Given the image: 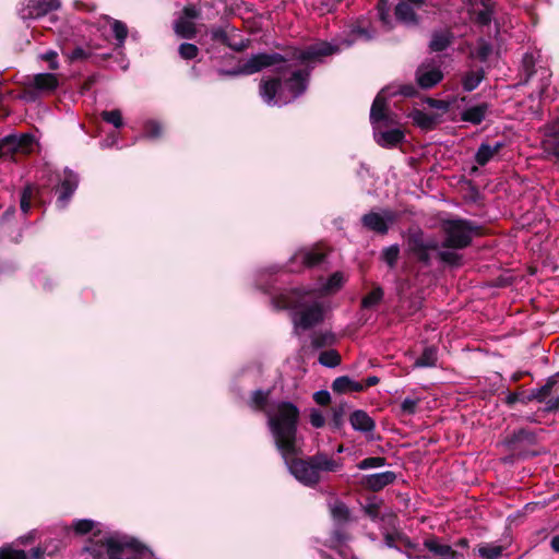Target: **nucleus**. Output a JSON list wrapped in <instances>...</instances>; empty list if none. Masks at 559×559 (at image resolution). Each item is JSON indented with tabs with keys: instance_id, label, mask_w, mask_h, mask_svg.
Returning a JSON list of instances; mask_svg holds the SVG:
<instances>
[{
	"instance_id": "1",
	"label": "nucleus",
	"mask_w": 559,
	"mask_h": 559,
	"mask_svg": "<svg viewBox=\"0 0 559 559\" xmlns=\"http://www.w3.org/2000/svg\"><path fill=\"white\" fill-rule=\"evenodd\" d=\"M345 283L342 272L333 273L326 281H320L316 287L293 292L286 307L294 309L293 322L295 330H308L323 320L321 296L337 292Z\"/></svg>"
},
{
	"instance_id": "2",
	"label": "nucleus",
	"mask_w": 559,
	"mask_h": 559,
	"mask_svg": "<svg viewBox=\"0 0 559 559\" xmlns=\"http://www.w3.org/2000/svg\"><path fill=\"white\" fill-rule=\"evenodd\" d=\"M265 414L269 429L281 455L301 453L300 440L297 436L298 408L290 402H277L270 405Z\"/></svg>"
},
{
	"instance_id": "3",
	"label": "nucleus",
	"mask_w": 559,
	"mask_h": 559,
	"mask_svg": "<svg viewBox=\"0 0 559 559\" xmlns=\"http://www.w3.org/2000/svg\"><path fill=\"white\" fill-rule=\"evenodd\" d=\"M309 70L284 68L276 79L262 80L260 96L269 106L286 105L300 96L308 86Z\"/></svg>"
},
{
	"instance_id": "4",
	"label": "nucleus",
	"mask_w": 559,
	"mask_h": 559,
	"mask_svg": "<svg viewBox=\"0 0 559 559\" xmlns=\"http://www.w3.org/2000/svg\"><path fill=\"white\" fill-rule=\"evenodd\" d=\"M401 94L406 97H412L416 94V88L413 85H402L399 87L388 86L382 88L376 96L371 110L370 121L373 126V135L376 142L384 147L395 146L404 139V133L401 129L394 128L385 131L379 130V124L390 126L395 123V119L385 109L386 98Z\"/></svg>"
},
{
	"instance_id": "5",
	"label": "nucleus",
	"mask_w": 559,
	"mask_h": 559,
	"mask_svg": "<svg viewBox=\"0 0 559 559\" xmlns=\"http://www.w3.org/2000/svg\"><path fill=\"white\" fill-rule=\"evenodd\" d=\"M299 453H288L282 456L289 473L302 485L312 487L321 479V473L337 472L342 467L340 460L324 453H317L307 460L297 459Z\"/></svg>"
},
{
	"instance_id": "6",
	"label": "nucleus",
	"mask_w": 559,
	"mask_h": 559,
	"mask_svg": "<svg viewBox=\"0 0 559 559\" xmlns=\"http://www.w3.org/2000/svg\"><path fill=\"white\" fill-rule=\"evenodd\" d=\"M350 39H344L337 45L325 41L312 44L304 49H296L294 58L300 63L309 64L320 61L322 57L340 51L343 47H349L355 41H369L374 38V32L369 28L366 20L358 21L350 29Z\"/></svg>"
},
{
	"instance_id": "7",
	"label": "nucleus",
	"mask_w": 559,
	"mask_h": 559,
	"mask_svg": "<svg viewBox=\"0 0 559 559\" xmlns=\"http://www.w3.org/2000/svg\"><path fill=\"white\" fill-rule=\"evenodd\" d=\"M128 548H133L135 554L144 557L145 554L153 556L152 551L145 547L139 546L135 542H128L118 536H109L99 545L91 549L95 559H138L128 555Z\"/></svg>"
},
{
	"instance_id": "8",
	"label": "nucleus",
	"mask_w": 559,
	"mask_h": 559,
	"mask_svg": "<svg viewBox=\"0 0 559 559\" xmlns=\"http://www.w3.org/2000/svg\"><path fill=\"white\" fill-rule=\"evenodd\" d=\"M444 233L443 247L451 249H463L467 247L478 233V226L469 221L457 218L448 219L442 223Z\"/></svg>"
},
{
	"instance_id": "9",
	"label": "nucleus",
	"mask_w": 559,
	"mask_h": 559,
	"mask_svg": "<svg viewBox=\"0 0 559 559\" xmlns=\"http://www.w3.org/2000/svg\"><path fill=\"white\" fill-rule=\"evenodd\" d=\"M20 98L33 103L41 96L53 93L59 86V79L53 73H38L23 80Z\"/></svg>"
},
{
	"instance_id": "10",
	"label": "nucleus",
	"mask_w": 559,
	"mask_h": 559,
	"mask_svg": "<svg viewBox=\"0 0 559 559\" xmlns=\"http://www.w3.org/2000/svg\"><path fill=\"white\" fill-rule=\"evenodd\" d=\"M438 248L439 243L435 238L425 237L424 233L419 229L409 230L407 237V250L419 261L428 263L430 260V252L438 250Z\"/></svg>"
},
{
	"instance_id": "11",
	"label": "nucleus",
	"mask_w": 559,
	"mask_h": 559,
	"mask_svg": "<svg viewBox=\"0 0 559 559\" xmlns=\"http://www.w3.org/2000/svg\"><path fill=\"white\" fill-rule=\"evenodd\" d=\"M396 218L397 214L391 210L372 211L361 217V223L368 230L384 235Z\"/></svg>"
},
{
	"instance_id": "12",
	"label": "nucleus",
	"mask_w": 559,
	"mask_h": 559,
	"mask_svg": "<svg viewBox=\"0 0 559 559\" xmlns=\"http://www.w3.org/2000/svg\"><path fill=\"white\" fill-rule=\"evenodd\" d=\"M280 61H282V57L277 53H272V55L258 53V55L251 56L245 62L239 64V67L236 70H234L229 73L233 75H238V74L249 75V74L259 72L266 67L276 64Z\"/></svg>"
},
{
	"instance_id": "13",
	"label": "nucleus",
	"mask_w": 559,
	"mask_h": 559,
	"mask_svg": "<svg viewBox=\"0 0 559 559\" xmlns=\"http://www.w3.org/2000/svg\"><path fill=\"white\" fill-rule=\"evenodd\" d=\"M425 5L426 0H400L395 7V16L405 25L417 26L420 21L417 11Z\"/></svg>"
},
{
	"instance_id": "14",
	"label": "nucleus",
	"mask_w": 559,
	"mask_h": 559,
	"mask_svg": "<svg viewBox=\"0 0 559 559\" xmlns=\"http://www.w3.org/2000/svg\"><path fill=\"white\" fill-rule=\"evenodd\" d=\"M198 11L194 7H186L182 15L175 23V32L183 38H192L195 34L193 20L197 19Z\"/></svg>"
},
{
	"instance_id": "15",
	"label": "nucleus",
	"mask_w": 559,
	"mask_h": 559,
	"mask_svg": "<svg viewBox=\"0 0 559 559\" xmlns=\"http://www.w3.org/2000/svg\"><path fill=\"white\" fill-rule=\"evenodd\" d=\"M443 78L439 67L431 63H423L416 71V80L420 87L430 88L438 84Z\"/></svg>"
},
{
	"instance_id": "16",
	"label": "nucleus",
	"mask_w": 559,
	"mask_h": 559,
	"mask_svg": "<svg viewBox=\"0 0 559 559\" xmlns=\"http://www.w3.org/2000/svg\"><path fill=\"white\" fill-rule=\"evenodd\" d=\"M395 480V474L391 471L366 475L362 484L374 491L381 490Z\"/></svg>"
},
{
	"instance_id": "17",
	"label": "nucleus",
	"mask_w": 559,
	"mask_h": 559,
	"mask_svg": "<svg viewBox=\"0 0 559 559\" xmlns=\"http://www.w3.org/2000/svg\"><path fill=\"white\" fill-rule=\"evenodd\" d=\"M60 8L59 0H31L27 17L37 19Z\"/></svg>"
},
{
	"instance_id": "18",
	"label": "nucleus",
	"mask_w": 559,
	"mask_h": 559,
	"mask_svg": "<svg viewBox=\"0 0 559 559\" xmlns=\"http://www.w3.org/2000/svg\"><path fill=\"white\" fill-rule=\"evenodd\" d=\"M78 187V177L72 171L66 173L61 182V193L57 200V206L64 209Z\"/></svg>"
},
{
	"instance_id": "19",
	"label": "nucleus",
	"mask_w": 559,
	"mask_h": 559,
	"mask_svg": "<svg viewBox=\"0 0 559 559\" xmlns=\"http://www.w3.org/2000/svg\"><path fill=\"white\" fill-rule=\"evenodd\" d=\"M349 423L354 430L360 432H370L376 426L373 419L364 411H355L349 417Z\"/></svg>"
},
{
	"instance_id": "20",
	"label": "nucleus",
	"mask_w": 559,
	"mask_h": 559,
	"mask_svg": "<svg viewBox=\"0 0 559 559\" xmlns=\"http://www.w3.org/2000/svg\"><path fill=\"white\" fill-rule=\"evenodd\" d=\"M324 259V253L317 248L301 249L297 251L293 260L300 261L305 266L311 267L319 264Z\"/></svg>"
},
{
	"instance_id": "21",
	"label": "nucleus",
	"mask_w": 559,
	"mask_h": 559,
	"mask_svg": "<svg viewBox=\"0 0 559 559\" xmlns=\"http://www.w3.org/2000/svg\"><path fill=\"white\" fill-rule=\"evenodd\" d=\"M503 145V142H496L493 145L488 143L480 144L475 155L476 163L480 166L486 165L499 153Z\"/></svg>"
},
{
	"instance_id": "22",
	"label": "nucleus",
	"mask_w": 559,
	"mask_h": 559,
	"mask_svg": "<svg viewBox=\"0 0 559 559\" xmlns=\"http://www.w3.org/2000/svg\"><path fill=\"white\" fill-rule=\"evenodd\" d=\"M409 117L413 122L425 130L433 129L439 122V116L435 114H427L421 110H414Z\"/></svg>"
},
{
	"instance_id": "23",
	"label": "nucleus",
	"mask_w": 559,
	"mask_h": 559,
	"mask_svg": "<svg viewBox=\"0 0 559 559\" xmlns=\"http://www.w3.org/2000/svg\"><path fill=\"white\" fill-rule=\"evenodd\" d=\"M487 111V104L472 106L462 112L461 119L473 124H479L485 119Z\"/></svg>"
},
{
	"instance_id": "24",
	"label": "nucleus",
	"mask_w": 559,
	"mask_h": 559,
	"mask_svg": "<svg viewBox=\"0 0 559 559\" xmlns=\"http://www.w3.org/2000/svg\"><path fill=\"white\" fill-rule=\"evenodd\" d=\"M453 34L451 31H438L431 35L429 47L432 51H442L452 43Z\"/></svg>"
},
{
	"instance_id": "25",
	"label": "nucleus",
	"mask_w": 559,
	"mask_h": 559,
	"mask_svg": "<svg viewBox=\"0 0 559 559\" xmlns=\"http://www.w3.org/2000/svg\"><path fill=\"white\" fill-rule=\"evenodd\" d=\"M331 516L337 524H343L349 520L347 507L340 500L334 499L329 502Z\"/></svg>"
},
{
	"instance_id": "26",
	"label": "nucleus",
	"mask_w": 559,
	"mask_h": 559,
	"mask_svg": "<svg viewBox=\"0 0 559 559\" xmlns=\"http://www.w3.org/2000/svg\"><path fill=\"white\" fill-rule=\"evenodd\" d=\"M332 388L336 392L361 391L365 385L350 380L348 377H338L334 380Z\"/></svg>"
},
{
	"instance_id": "27",
	"label": "nucleus",
	"mask_w": 559,
	"mask_h": 559,
	"mask_svg": "<svg viewBox=\"0 0 559 559\" xmlns=\"http://www.w3.org/2000/svg\"><path fill=\"white\" fill-rule=\"evenodd\" d=\"M19 151L17 135H8L0 140V158L12 156Z\"/></svg>"
},
{
	"instance_id": "28",
	"label": "nucleus",
	"mask_w": 559,
	"mask_h": 559,
	"mask_svg": "<svg viewBox=\"0 0 559 559\" xmlns=\"http://www.w3.org/2000/svg\"><path fill=\"white\" fill-rule=\"evenodd\" d=\"M483 79H484L483 70L469 71L463 76V80H462L463 88L466 92H472L480 84Z\"/></svg>"
},
{
	"instance_id": "29",
	"label": "nucleus",
	"mask_w": 559,
	"mask_h": 559,
	"mask_svg": "<svg viewBox=\"0 0 559 559\" xmlns=\"http://www.w3.org/2000/svg\"><path fill=\"white\" fill-rule=\"evenodd\" d=\"M558 383V377H549L547 382L539 389L532 392V397L539 403L545 402L547 396L550 395L552 388Z\"/></svg>"
},
{
	"instance_id": "30",
	"label": "nucleus",
	"mask_w": 559,
	"mask_h": 559,
	"mask_svg": "<svg viewBox=\"0 0 559 559\" xmlns=\"http://www.w3.org/2000/svg\"><path fill=\"white\" fill-rule=\"evenodd\" d=\"M425 547L433 552L435 555L443 556V557H454L455 551L449 545H441L436 539H427L424 543Z\"/></svg>"
},
{
	"instance_id": "31",
	"label": "nucleus",
	"mask_w": 559,
	"mask_h": 559,
	"mask_svg": "<svg viewBox=\"0 0 559 559\" xmlns=\"http://www.w3.org/2000/svg\"><path fill=\"white\" fill-rule=\"evenodd\" d=\"M437 362V349L432 346L426 347L421 356L415 361V367H433Z\"/></svg>"
},
{
	"instance_id": "32",
	"label": "nucleus",
	"mask_w": 559,
	"mask_h": 559,
	"mask_svg": "<svg viewBox=\"0 0 559 559\" xmlns=\"http://www.w3.org/2000/svg\"><path fill=\"white\" fill-rule=\"evenodd\" d=\"M559 143V120H556L545 128V139L543 141L544 151L547 153V144L549 141Z\"/></svg>"
},
{
	"instance_id": "33",
	"label": "nucleus",
	"mask_w": 559,
	"mask_h": 559,
	"mask_svg": "<svg viewBox=\"0 0 559 559\" xmlns=\"http://www.w3.org/2000/svg\"><path fill=\"white\" fill-rule=\"evenodd\" d=\"M335 342V336L331 332H320L312 335V346L321 348L330 346Z\"/></svg>"
},
{
	"instance_id": "34",
	"label": "nucleus",
	"mask_w": 559,
	"mask_h": 559,
	"mask_svg": "<svg viewBox=\"0 0 559 559\" xmlns=\"http://www.w3.org/2000/svg\"><path fill=\"white\" fill-rule=\"evenodd\" d=\"M319 361L321 365L331 368V367H335L340 364L341 356L338 355V353L336 350H333V349L325 350L320 354Z\"/></svg>"
},
{
	"instance_id": "35",
	"label": "nucleus",
	"mask_w": 559,
	"mask_h": 559,
	"mask_svg": "<svg viewBox=\"0 0 559 559\" xmlns=\"http://www.w3.org/2000/svg\"><path fill=\"white\" fill-rule=\"evenodd\" d=\"M400 248L397 245H392L382 250V260L390 266L394 267L399 259Z\"/></svg>"
},
{
	"instance_id": "36",
	"label": "nucleus",
	"mask_w": 559,
	"mask_h": 559,
	"mask_svg": "<svg viewBox=\"0 0 559 559\" xmlns=\"http://www.w3.org/2000/svg\"><path fill=\"white\" fill-rule=\"evenodd\" d=\"M269 397V392H264L258 390L252 393L250 405L254 409H263L264 412L269 408L266 407V402Z\"/></svg>"
},
{
	"instance_id": "37",
	"label": "nucleus",
	"mask_w": 559,
	"mask_h": 559,
	"mask_svg": "<svg viewBox=\"0 0 559 559\" xmlns=\"http://www.w3.org/2000/svg\"><path fill=\"white\" fill-rule=\"evenodd\" d=\"M491 51H492L491 45L487 40L480 38L477 41V47H476V50L473 52V55L480 61H486L489 58V56L491 55Z\"/></svg>"
},
{
	"instance_id": "38",
	"label": "nucleus",
	"mask_w": 559,
	"mask_h": 559,
	"mask_svg": "<svg viewBox=\"0 0 559 559\" xmlns=\"http://www.w3.org/2000/svg\"><path fill=\"white\" fill-rule=\"evenodd\" d=\"M111 29L116 39L118 40V45L122 46L128 36L127 25L119 20H114L111 23Z\"/></svg>"
},
{
	"instance_id": "39",
	"label": "nucleus",
	"mask_w": 559,
	"mask_h": 559,
	"mask_svg": "<svg viewBox=\"0 0 559 559\" xmlns=\"http://www.w3.org/2000/svg\"><path fill=\"white\" fill-rule=\"evenodd\" d=\"M383 297V290L380 287L372 289L364 299L362 307L371 308L380 302Z\"/></svg>"
},
{
	"instance_id": "40",
	"label": "nucleus",
	"mask_w": 559,
	"mask_h": 559,
	"mask_svg": "<svg viewBox=\"0 0 559 559\" xmlns=\"http://www.w3.org/2000/svg\"><path fill=\"white\" fill-rule=\"evenodd\" d=\"M144 135L148 139H157L163 134V127L158 121L150 120L145 123Z\"/></svg>"
},
{
	"instance_id": "41",
	"label": "nucleus",
	"mask_w": 559,
	"mask_h": 559,
	"mask_svg": "<svg viewBox=\"0 0 559 559\" xmlns=\"http://www.w3.org/2000/svg\"><path fill=\"white\" fill-rule=\"evenodd\" d=\"M502 547L496 546V545H487L484 547H480L478 552L481 557H485L486 559H498L502 554Z\"/></svg>"
},
{
	"instance_id": "42",
	"label": "nucleus",
	"mask_w": 559,
	"mask_h": 559,
	"mask_svg": "<svg viewBox=\"0 0 559 559\" xmlns=\"http://www.w3.org/2000/svg\"><path fill=\"white\" fill-rule=\"evenodd\" d=\"M385 465V459L381 456H372L367 457L359 462L358 468L359 469H369V468H377L382 467Z\"/></svg>"
},
{
	"instance_id": "43",
	"label": "nucleus",
	"mask_w": 559,
	"mask_h": 559,
	"mask_svg": "<svg viewBox=\"0 0 559 559\" xmlns=\"http://www.w3.org/2000/svg\"><path fill=\"white\" fill-rule=\"evenodd\" d=\"M102 118L106 122L114 124L116 128H120L123 123L121 111L118 109L110 110V111H103Z\"/></svg>"
},
{
	"instance_id": "44",
	"label": "nucleus",
	"mask_w": 559,
	"mask_h": 559,
	"mask_svg": "<svg viewBox=\"0 0 559 559\" xmlns=\"http://www.w3.org/2000/svg\"><path fill=\"white\" fill-rule=\"evenodd\" d=\"M32 197L33 188L31 186L25 187L20 200V207L23 214H27L29 212Z\"/></svg>"
},
{
	"instance_id": "45",
	"label": "nucleus",
	"mask_w": 559,
	"mask_h": 559,
	"mask_svg": "<svg viewBox=\"0 0 559 559\" xmlns=\"http://www.w3.org/2000/svg\"><path fill=\"white\" fill-rule=\"evenodd\" d=\"M0 559H27L25 551L10 547L0 548Z\"/></svg>"
},
{
	"instance_id": "46",
	"label": "nucleus",
	"mask_w": 559,
	"mask_h": 559,
	"mask_svg": "<svg viewBox=\"0 0 559 559\" xmlns=\"http://www.w3.org/2000/svg\"><path fill=\"white\" fill-rule=\"evenodd\" d=\"M198 47L193 44L183 43L179 47V55L181 58L190 60L197 57L198 55Z\"/></svg>"
},
{
	"instance_id": "47",
	"label": "nucleus",
	"mask_w": 559,
	"mask_h": 559,
	"mask_svg": "<svg viewBox=\"0 0 559 559\" xmlns=\"http://www.w3.org/2000/svg\"><path fill=\"white\" fill-rule=\"evenodd\" d=\"M19 140V151L21 153H28L34 145V138L31 134H22L17 136Z\"/></svg>"
},
{
	"instance_id": "48",
	"label": "nucleus",
	"mask_w": 559,
	"mask_h": 559,
	"mask_svg": "<svg viewBox=\"0 0 559 559\" xmlns=\"http://www.w3.org/2000/svg\"><path fill=\"white\" fill-rule=\"evenodd\" d=\"M417 406H418V400L406 397L401 403V411L403 414L412 415V414L416 413Z\"/></svg>"
},
{
	"instance_id": "49",
	"label": "nucleus",
	"mask_w": 559,
	"mask_h": 559,
	"mask_svg": "<svg viewBox=\"0 0 559 559\" xmlns=\"http://www.w3.org/2000/svg\"><path fill=\"white\" fill-rule=\"evenodd\" d=\"M58 53L55 50H48L40 55V59L48 62V67L51 70H57L59 68V62L57 60Z\"/></svg>"
},
{
	"instance_id": "50",
	"label": "nucleus",
	"mask_w": 559,
	"mask_h": 559,
	"mask_svg": "<svg viewBox=\"0 0 559 559\" xmlns=\"http://www.w3.org/2000/svg\"><path fill=\"white\" fill-rule=\"evenodd\" d=\"M492 20V11L490 8L486 7L484 10H480L476 14V23L479 25H488Z\"/></svg>"
},
{
	"instance_id": "51",
	"label": "nucleus",
	"mask_w": 559,
	"mask_h": 559,
	"mask_svg": "<svg viewBox=\"0 0 559 559\" xmlns=\"http://www.w3.org/2000/svg\"><path fill=\"white\" fill-rule=\"evenodd\" d=\"M73 526L76 533L86 534L93 530L94 522L91 520H79Z\"/></svg>"
},
{
	"instance_id": "52",
	"label": "nucleus",
	"mask_w": 559,
	"mask_h": 559,
	"mask_svg": "<svg viewBox=\"0 0 559 559\" xmlns=\"http://www.w3.org/2000/svg\"><path fill=\"white\" fill-rule=\"evenodd\" d=\"M378 15L385 31H390L393 27L392 20L389 11L384 7H379Z\"/></svg>"
},
{
	"instance_id": "53",
	"label": "nucleus",
	"mask_w": 559,
	"mask_h": 559,
	"mask_svg": "<svg viewBox=\"0 0 559 559\" xmlns=\"http://www.w3.org/2000/svg\"><path fill=\"white\" fill-rule=\"evenodd\" d=\"M426 104L429 107L442 110L443 112L448 111L450 108V103L447 100H442V99H435V98L428 97L426 99Z\"/></svg>"
},
{
	"instance_id": "54",
	"label": "nucleus",
	"mask_w": 559,
	"mask_h": 559,
	"mask_svg": "<svg viewBox=\"0 0 559 559\" xmlns=\"http://www.w3.org/2000/svg\"><path fill=\"white\" fill-rule=\"evenodd\" d=\"M310 423L313 427L321 428L324 426L325 419L321 412L312 409L310 413Z\"/></svg>"
},
{
	"instance_id": "55",
	"label": "nucleus",
	"mask_w": 559,
	"mask_h": 559,
	"mask_svg": "<svg viewBox=\"0 0 559 559\" xmlns=\"http://www.w3.org/2000/svg\"><path fill=\"white\" fill-rule=\"evenodd\" d=\"M533 67H534V57H533V55L526 53L523 57V68L526 72L527 80L531 79V76L534 73Z\"/></svg>"
},
{
	"instance_id": "56",
	"label": "nucleus",
	"mask_w": 559,
	"mask_h": 559,
	"mask_svg": "<svg viewBox=\"0 0 559 559\" xmlns=\"http://www.w3.org/2000/svg\"><path fill=\"white\" fill-rule=\"evenodd\" d=\"M314 401L320 405H325L330 402L331 396L328 391H318L313 395Z\"/></svg>"
},
{
	"instance_id": "57",
	"label": "nucleus",
	"mask_w": 559,
	"mask_h": 559,
	"mask_svg": "<svg viewBox=\"0 0 559 559\" xmlns=\"http://www.w3.org/2000/svg\"><path fill=\"white\" fill-rule=\"evenodd\" d=\"M439 257L442 261L447 263L454 264L457 262V254L452 251H439Z\"/></svg>"
},
{
	"instance_id": "58",
	"label": "nucleus",
	"mask_w": 559,
	"mask_h": 559,
	"mask_svg": "<svg viewBox=\"0 0 559 559\" xmlns=\"http://www.w3.org/2000/svg\"><path fill=\"white\" fill-rule=\"evenodd\" d=\"M343 423V409L340 407L338 409H334L333 412V425L336 429L342 426Z\"/></svg>"
},
{
	"instance_id": "59",
	"label": "nucleus",
	"mask_w": 559,
	"mask_h": 559,
	"mask_svg": "<svg viewBox=\"0 0 559 559\" xmlns=\"http://www.w3.org/2000/svg\"><path fill=\"white\" fill-rule=\"evenodd\" d=\"M547 154L554 155L559 159V143L556 141H549L547 144Z\"/></svg>"
},
{
	"instance_id": "60",
	"label": "nucleus",
	"mask_w": 559,
	"mask_h": 559,
	"mask_svg": "<svg viewBox=\"0 0 559 559\" xmlns=\"http://www.w3.org/2000/svg\"><path fill=\"white\" fill-rule=\"evenodd\" d=\"M547 411H556L559 408V396L545 401Z\"/></svg>"
},
{
	"instance_id": "61",
	"label": "nucleus",
	"mask_w": 559,
	"mask_h": 559,
	"mask_svg": "<svg viewBox=\"0 0 559 559\" xmlns=\"http://www.w3.org/2000/svg\"><path fill=\"white\" fill-rule=\"evenodd\" d=\"M85 57H86V53H85V51H84L83 49H81V48H76V49H74V50L72 51L71 56H70V58H71L72 60L83 59V58H85Z\"/></svg>"
},
{
	"instance_id": "62",
	"label": "nucleus",
	"mask_w": 559,
	"mask_h": 559,
	"mask_svg": "<svg viewBox=\"0 0 559 559\" xmlns=\"http://www.w3.org/2000/svg\"><path fill=\"white\" fill-rule=\"evenodd\" d=\"M550 545L556 552H559V535L552 537Z\"/></svg>"
},
{
	"instance_id": "63",
	"label": "nucleus",
	"mask_w": 559,
	"mask_h": 559,
	"mask_svg": "<svg viewBox=\"0 0 559 559\" xmlns=\"http://www.w3.org/2000/svg\"><path fill=\"white\" fill-rule=\"evenodd\" d=\"M15 212L14 206H10L3 214V219H9Z\"/></svg>"
},
{
	"instance_id": "64",
	"label": "nucleus",
	"mask_w": 559,
	"mask_h": 559,
	"mask_svg": "<svg viewBox=\"0 0 559 559\" xmlns=\"http://www.w3.org/2000/svg\"><path fill=\"white\" fill-rule=\"evenodd\" d=\"M378 381H379V380H378V378H377V377H369V378L367 379V383H366V385H367V386L374 385V384H377V383H378Z\"/></svg>"
}]
</instances>
